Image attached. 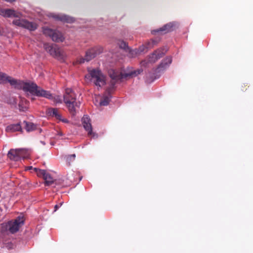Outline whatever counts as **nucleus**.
<instances>
[{"label":"nucleus","instance_id":"nucleus-17","mask_svg":"<svg viewBox=\"0 0 253 253\" xmlns=\"http://www.w3.org/2000/svg\"><path fill=\"white\" fill-rule=\"evenodd\" d=\"M171 61L172 60L171 57H168L166 58L164 60H163V61L158 67L157 70H158V72L163 71L167 68L171 64Z\"/></svg>","mask_w":253,"mask_h":253},{"label":"nucleus","instance_id":"nucleus-15","mask_svg":"<svg viewBox=\"0 0 253 253\" xmlns=\"http://www.w3.org/2000/svg\"><path fill=\"white\" fill-rule=\"evenodd\" d=\"M176 26V23L175 22H170L164 25L163 27L160 29L152 31V33L153 34H155L156 33L158 32H164V33H166L173 30L174 27H175Z\"/></svg>","mask_w":253,"mask_h":253},{"label":"nucleus","instance_id":"nucleus-4","mask_svg":"<svg viewBox=\"0 0 253 253\" xmlns=\"http://www.w3.org/2000/svg\"><path fill=\"white\" fill-rule=\"evenodd\" d=\"M85 78L98 87L103 86L106 83L105 75L98 69H88V74L85 75Z\"/></svg>","mask_w":253,"mask_h":253},{"label":"nucleus","instance_id":"nucleus-11","mask_svg":"<svg viewBox=\"0 0 253 253\" xmlns=\"http://www.w3.org/2000/svg\"><path fill=\"white\" fill-rule=\"evenodd\" d=\"M82 124L84 127L88 132V135L92 138H97V134L92 131V127L90 119L87 116H84L82 118Z\"/></svg>","mask_w":253,"mask_h":253},{"label":"nucleus","instance_id":"nucleus-22","mask_svg":"<svg viewBox=\"0 0 253 253\" xmlns=\"http://www.w3.org/2000/svg\"><path fill=\"white\" fill-rule=\"evenodd\" d=\"M111 96L109 94L103 95L99 104L100 106H107L110 101Z\"/></svg>","mask_w":253,"mask_h":253},{"label":"nucleus","instance_id":"nucleus-20","mask_svg":"<svg viewBox=\"0 0 253 253\" xmlns=\"http://www.w3.org/2000/svg\"><path fill=\"white\" fill-rule=\"evenodd\" d=\"M28 108V102L27 100L23 98H20L19 103V109L20 111L24 112L27 110Z\"/></svg>","mask_w":253,"mask_h":253},{"label":"nucleus","instance_id":"nucleus-9","mask_svg":"<svg viewBox=\"0 0 253 253\" xmlns=\"http://www.w3.org/2000/svg\"><path fill=\"white\" fill-rule=\"evenodd\" d=\"M43 33L45 36L50 37L52 41L56 42H62L64 39L61 33L50 28H44Z\"/></svg>","mask_w":253,"mask_h":253},{"label":"nucleus","instance_id":"nucleus-16","mask_svg":"<svg viewBox=\"0 0 253 253\" xmlns=\"http://www.w3.org/2000/svg\"><path fill=\"white\" fill-rule=\"evenodd\" d=\"M20 151H19V149H11L9 151L7 154V156L10 159L17 161L20 160Z\"/></svg>","mask_w":253,"mask_h":253},{"label":"nucleus","instance_id":"nucleus-33","mask_svg":"<svg viewBox=\"0 0 253 253\" xmlns=\"http://www.w3.org/2000/svg\"><path fill=\"white\" fill-rule=\"evenodd\" d=\"M41 143L43 145L45 144V143L43 141H41Z\"/></svg>","mask_w":253,"mask_h":253},{"label":"nucleus","instance_id":"nucleus-31","mask_svg":"<svg viewBox=\"0 0 253 253\" xmlns=\"http://www.w3.org/2000/svg\"><path fill=\"white\" fill-rule=\"evenodd\" d=\"M57 135H58L59 136H62L63 135V134L62 132H58L57 133Z\"/></svg>","mask_w":253,"mask_h":253},{"label":"nucleus","instance_id":"nucleus-2","mask_svg":"<svg viewBox=\"0 0 253 253\" xmlns=\"http://www.w3.org/2000/svg\"><path fill=\"white\" fill-rule=\"evenodd\" d=\"M15 88L22 89L27 95H32L45 98H49L50 96L48 91L44 90L36 84L31 81L24 82L17 80Z\"/></svg>","mask_w":253,"mask_h":253},{"label":"nucleus","instance_id":"nucleus-3","mask_svg":"<svg viewBox=\"0 0 253 253\" xmlns=\"http://www.w3.org/2000/svg\"><path fill=\"white\" fill-rule=\"evenodd\" d=\"M141 69L136 70H130L124 72H120L114 69H110L108 71L109 75L111 79V84L114 85L116 83L121 82L123 79L127 78H132L137 76L142 72Z\"/></svg>","mask_w":253,"mask_h":253},{"label":"nucleus","instance_id":"nucleus-7","mask_svg":"<svg viewBox=\"0 0 253 253\" xmlns=\"http://www.w3.org/2000/svg\"><path fill=\"white\" fill-rule=\"evenodd\" d=\"M103 51V48L101 46H96L88 49L86 52L84 58H81L78 62L81 64L85 62H88L94 58L97 55L100 54Z\"/></svg>","mask_w":253,"mask_h":253},{"label":"nucleus","instance_id":"nucleus-13","mask_svg":"<svg viewBox=\"0 0 253 253\" xmlns=\"http://www.w3.org/2000/svg\"><path fill=\"white\" fill-rule=\"evenodd\" d=\"M17 80L7 75L6 74L0 72V84H5L7 83L15 88Z\"/></svg>","mask_w":253,"mask_h":253},{"label":"nucleus","instance_id":"nucleus-24","mask_svg":"<svg viewBox=\"0 0 253 253\" xmlns=\"http://www.w3.org/2000/svg\"><path fill=\"white\" fill-rule=\"evenodd\" d=\"M45 180V184L46 186H50L54 182L53 178L49 174H47L44 178Z\"/></svg>","mask_w":253,"mask_h":253},{"label":"nucleus","instance_id":"nucleus-19","mask_svg":"<svg viewBox=\"0 0 253 253\" xmlns=\"http://www.w3.org/2000/svg\"><path fill=\"white\" fill-rule=\"evenodd\" d=\"M21 129L22 128L20 124L18 123L8 126L5 128V131L7 132H13L20 131Z\"/></svg>","mask_w":253,"mask_h":253},{"label":"nucleus","instance_id":"nucleus-25","mask_svg":"<svg viewBox=\"0 0 253 253\" xmlns=\"http://www.w3.org/2000/svg\"><path fill=\"white\" fill-rule=\"evenodd\" d=\"M34 170L36 171L38 176H42L43 179L48 174V173H47L45 170L38 169L37 168H34Z\"/></svg>","mask_w":253,"mask_h":253},{"label":"nucleus","instance_id":"nucleus-29","mask_svg":"<svg viewBox=\"0 0 253 253\" xmlns=\"http://www.w3.org/2000/svg\"><path fill=\"white\" fill-rule=\"evenodd\" d=\"M63 204V202L60 203V204L58 205H56L54 206V211H56Z\"/></svg>","mask_w":253,"mask_h":253},{"label":"nucleus","instance_id":"nucleus-8","mask_svg":"<svg viewBox=\"0 0 253 253\" xmlns=\"http://www.w3.org/2000/svg\"><path fill=\"white\" fill-rule=\"evenodd\" d=\"M166 51L163 49H158L150 55L147 61L143 60L141 62V66L147 67L148 63H154L161 58L165 53Z\"/></svg>","mask_w":253,"mask_h":253},{"label":"nucleus","instance_id":"nucleus-1","mask_svg":"<svg viewBox=\"0 0 253 253\" xmlns=\"http://www.w3.org/2000/svg\"><path fill=\"white\" fill-rule=\"evenodd\" d=\"M0 15L4 17H14L13 24L29 30L34 31L37 28L36 23L22 19V14L13 9L0 8Z\"/></svg>","mask_w":253,"mask_h":253},{"label":"nucleus","instance_id":"nucleus-12","mask_svg":"<svg viewBox=\"0 0 253 253\" xmlns=\"http://www.w3.org/2000/svg\"><path fill=\"white\" fill-rule=\"evenodd\" d=\"M157 42L155 40H151L150 42H148L145 45H142L140 46L138 49H136L135 50H133L131 51L132 54L133 55H137L140 54L143 52L145 51V49L148 48H150L153 47L155 44H156Z\"/></svg>","mask_w":253,"mask_h":253},{"label":"nucleus","instance_id":"nucleus-10","mask_svg":"<svg viewBox=\"0 0 253 253\" xmlns=\"http://www.w3.org/2000/svg\"><path fill=\"white\" fill-rule=\"evenodd\" d=\"M24 222L23 217L18 216L14 221H9L6 227L11 233H14L17 232L19 228L24 224Z\"/></svg>","mask_w":253,"mask_h":253},{"label":"nucleus","instance_id":"nucleus-28","mask_svg":"<svg viewBox=\"0 0 253 253\" xmlns=\"http://www.w3.org/2000/svg\"><path fill=\"white\" fill-rule=\"evenodd\" d=\"M118 44L121 48L126 49L127 47L126 42L124 41H120Z\"/></svg>","mask_w":253,"mask_h":253},{"label":"nucleus","instance_id":"nucleus-26","mask_svg":"<svg viewBox=\"0 0 253 253\" xmlns=\"http://www.w3.org/2000/svg\"><path fill=\"white\" fill-rule=\"evenodd\" d=\"M19 151H20V160L21 158H26L28 157V154L27 150L24 149H19Z\"/></svg>","mask_w":253,"mask_h":253},{"label":"nucleus","instance_id":"nucleus-27","mask_svg":"<svg viewBox=\"0 0 253 253\" xmlns=\"http://www.w3.org/2000/svg\"><path fill=\"white\" fill-rule=\"evenodd\" d=\"M76 157L75 154H72L66 156V161L70 164L71 162L74 160Z\"/></svg>","mask_w":253,"mask_h":253},{"label":"nucleus","instance_id":"nucleus-32","mask_svg":"<svg viewBox=\"0 0 253 253\" xmlns=\"http://www.w3.org/2000/svg\"><path fill=\"white\" fill-rule=\"evenodd\" d=\"M5 1H7V2H12L13 1H15V0H5Z\"/></svg>","mask_w":253,"mask_h":253},{"label":"nucleus","instance_id":"nucleus-14","mask_svg":"<svg viewBox=\"0 0 253 253\" xmlns=\"http://www.w3.org/2000/svg\"><path fill=\"white\" fill-rule=\"evenodd\" d=\"M49 16L53 18L55 20L67 23H72L74 21V19L73 17L62 14L50 13Z\"/></svg>","mask_w":253,"mask_h":253},{"label":"nucleus","instance_id":"nucleus-18","mask_svg":"<svg viewBox=\"0 0 253 253\" xmlns=\"http://www.w3.org/2000/svg\"><path fill=\"white\" fill-rule=\"evenodd\" d=\"M47 112L49 116L54 117L59 121H61V120L63 119L57 108H48L47 110Z\"/></svg>","mask_w":253,"mask_h":253},{"label":"nucleus","instance_id":"nucleus-30","mask_svg":"<svg viewBox=\"0 0 253 253\" xmlns=\"http://www.w3.org/2000/svg\"><path fill=\"white\" fill-rule=\"evenodd\" d=\"M61 121L65 123H68V121L66 119H63L62 120H61Z\"/></svg>","mask_w":253,"mask_h":253},{"label":"nucleus","instance_id":"nucleus-34","mask_svg":"<svg viewBox=\"0 0 253 253\" xmlns=\"http://www.w3.org/2000/svg\"><path fill=\"white\" fill-rule=\"evenodd\" d=\"M28 169H32V167H29Z\"/></svg>","mask_w":253,"mask_h":253},{"label":"nucleus","instance_id":"nucleus-21","mask_svg":"<svg viewBox=\"0 0 253 253\" xmlns=\"http://www.w3.org/2000/svg\"><path fill=\"white\" fill-rule=\"evenodd\" d=\"M48 93L50 95L49 98H47L48 99L51 100L55 104H61L63 102L62 97L60 95H52L49 91Z\"/></svg>","mask_w":253,"mask_h":253},{"label":"nucleus","instance_id":"nucleus-5","mask_svg":"<svg viewBox=\"0 0 253 253\" xmlns=\"http://www.w3.org/2000/svg\"><path fill=\"white\" fill-rule=\"evenodd\" d=\"M64 102L68 107L70 112L73 115L76 113V109L80 106V102L76 101V95L70 88H67L63 96Z\"/></svg>","mask_w":253,"mask_h":253},{"label":"nucleus","instance_id":"nucleus-23","mask_svg":"<svg viewBox=\"0 0 253 253\" xmlns=\"http://www.w3.org/2000/svg\"><path fill=\"white\" fill-rule=\"evenodd\" d=\"M24 124L26 130L28 132L33 131L36 128V126L32 123L24 121Z\"/></svg>","mask_w":253,"mask_h":253},{"label":"nucleus","instance_id":"nucleus-6","mask_svg":"<svg viewBox=\"0 0 253 253\" xmlns=\"http://www.w3.org/2000/svg\"><path fill=\"white\" fill-rule=\"evenodd\" d=\"M43 48L51 55L60 60H63L65 55L64 52L59 48L45 43L43 44Z\"/></svg>","mask_w":253,"mask_h":253}]
</instances>
